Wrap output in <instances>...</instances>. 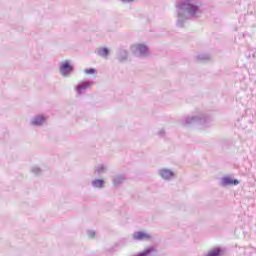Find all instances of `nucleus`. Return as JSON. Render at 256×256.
<instances>
[{"label": "nucleus", "mask_w": 256, "mask_h": 256, "mask_svg": "<svg viewBox=\"0 0 256 256\" xmlns=\"http://www.w3.org/2000/svg\"><path fill=\"white\" fill-rule=\"evenodd\" d=\"M175 7L177 13L176 25L180 28L185 27L189 19H197V17L203 15L197 0H177Z\"/></svg>", "instance_id": "1"}, {"label": "nucleus", "mask_w": 256, "mask_h": 256, "mask_svg": "<svg viewBox=\"0 0 256 256\" xmlns=\"http://www.w3.org/2000/svg\"><path fill=\"white\" fill-rule=\"evenodd\" d=\"M211 123H213V118L205 114L188 116L181 119V125L184 127L197 124L200 125V129H207V127H211Z\"/></svg>", "instance_id": "2"}, {"label": "nucleus", "mask_w": 256, "mask_h": 256, "mask_svg": "<svg viewBox=\"0 0 256 256\" xmlns=\"http://www.w3.org/2000/svg\"><path fill=\"white\" fill-rule=\"evenodd\" d=\"M132 51L136 57H147L149 48L144 44H136L132 47Z\"/></svg>", "instance_id": "3"}, {"label": "nucleus", "mask_w": 256, "mask_h": 256, "mask_svg": "<svg viewBox=\"0 0 256 256\" xmlns=\"http://www.w3.org/2000/svg\"><path fill=\"white\" fill-rule=\"evenodd\" d=\"M59 72L62 77H70L71 73H73V66L71 65V62H69V60L62 62L60 64Z\"/></svg>", "instance_id": "4"}, {"label": "nucleus", "mask_w": 256, "mask_h": 256, "mask_svg": "<svg viewBox=\"0 0 256 256\" xmlns=\"http://www.w3.org/2000/svg\"><path fill=\"white\" fill-rule=\"evenodd\" d=\"M158 175L163 181H171V179L175 178V172L168 168H161L158 170Z\"/></svg>", "instance_id": "5"}, {"label": "nucleus", "mask_w": 256, "mask_h": 256, "mask_svg": "<svg viewBox=\"0 0 256 256\" xmlns=\"http://www.w3.org/2000/svg\"><path fill=\"white\" fill-rule=\"evenodd\" d=\"M91 85H93V83L89 81H82L78 83L77 86L75 87V91L77 95H83V93H85V91H87V89H89Z\"/></svg>", "instance_id": "6"}, {"label": "nucleus", "mask_w": 256, "mask_h": 256, "mask_svg": "<svg viewBox=\"0 0 256 256\" xmlns=\"http://www.w3.org/2000/svg\"><path fill=\"white\" fill-rule=\"evenodd\" d=\"M46 121L47 118H45V116L37 115L31 118L30 125H32V127H41V125H45Z\"/></svg>", "instance_id": "7"}, {"label": "nucleus", "mask_w": 256, "mask_h": 256, "mask_svg": "<svg viewBox=\"0 0 256 256\" xmlns=\"http://www.w3.org/2000/svg\"><path fill=\"white\" fill-rule=\"evenodd\" d=\"M128 57H129V51H127V49L121 47L117 50L116 59L120 63H125V61H127Z\"/></svg>", "instance_id": "8"}, {"label": "nucleus", "mask_w": 256, "mask_h": 256, "mask_svg": "<svg viewBox=\"0 0 256 256\" xmlns=\"http://www.w3.org/2000/svg\"><path fill=\"white\" fill-rule=\"evenodd\" d=\"M132 238L134 239V241H149V239H151V236L147 232L137 231L133 233Z\"/></svg>", "instance_id": "9"}, {"label": "nucleus", "mask_w": 256, "mask_h": 256, "mask_svg": "<svg viewBox=\"0 0 256 256\" xmlns=\"http://www.w3.org/2000/svg\"><path fill=\"white\" fill-rule=\"evenodd\" d=\"M221 185L222 187H231L233 185H239V180L233 179V177L231 176H226L221 179Z\"/></svg>", "instance_id": "10"}, {"label": "nucleus", "mask_w": 256, "mask_h": 256, "mask_svg": "<svg viewBox=\"0 0 256 256\" xmlns=\"http://www.w3.org/2000/svg\"><path fill=\"white\" fill-rule=\"evenodd\" d=\"M157 253V248L155 246H150L146 248L144 251L136 254L135 256H153Z\"/></svg>", "instance_id": "11"}, {"label": "nucleus", "mask_w": 256, "mask_h": 256, "mask_svg": "<svg viewBox=\"0 0 256 256\" xmlns=\"http://www.w3.org/2000/svg\"><path fill=\"white\" fill-rule=\"evenodd\" d=\"M126 179H127V178L125 177V175H123V174H118V175H116V176H114V177L112 178V183H113L114 187H119V185L125 183V180H126Z\"/></svg>", "instance_id": "12"}, {"label": "nucleus", "mask_w": 256, "mask_h": 256, "mask_svg": "<svg viewBox=\"0 0 256 256\" xmlns=\"http://www.w3.org/2000/svg\"><path fill=\"white\" fill-rule=\"evenodd\" d=\"M93 189H103L105 187V180L103 179H94L91 182Z\"/></svg>", "instance_id": "13"}, {"label": "nucleus", "mask_w": 256, "mask_h": 256, "mask_svg": "<svg viewBox=\"0 0 256 256\" xmlns=\"http://www.w3.org/2000/svg\"><path fill=\"white\" fill-rule=\"evenodd\" d=\"M107 165L105 164H100L98 166H96L95 168V173L96 175H105V173H107Z\"/></svg>", "instance_id": "14"}, {"label": "nucleus", "mask_w": 256, "mask_h": 256, "mask_svg": "<svg viewBox=\"0 0 256 256\" xmlns=\"http://www.w3.org/2000/svg\"><path fill=\"white\" fill-rule=\"evenodd\" d=\"M96 53L99 57H103L104 59H106V57H109V48L107 47L98 48L96 50Z\"/></svg>", "instance_id": "15"}, {"label": "nucleus", "mask_w": 256, "mask_h": 256, "mask_svg": "<svg viewBox=\"0 0 256 256\" xmlns=\"http://www.w3.org/2000/svg\"><path fill=\"white\" fill-rule=\"evenodd\" d=\"M223 250L221 248H214L206 256H221Z\"/></svg>", "instance_id": "16"}, {"label": "nucleus", "mask_w": 256, "mask_h": 256, "mask_svg": "<svg viewBox=\"0 0 256 256\" xmlns=\"http://www.w3.org/2000/svg\"><path fill=\"white\" fill-rule=\"evenodd\" d=\"M197 59L199 61H209L210 56L209 54L201 53V54H198Z\"/></svg>", "instance_id": "17"}, {"label": "nucleus", "mask_w": 256, "mask_h": 256, "mask_svg": "<svg viewBox=\"0 0 256 256\" xmlns=\"http://www.w3.org/2000/svg\"><path fill=\"white\" fill-rule=\"evenodd\" d=\"M31 172L34 174V175H41V168H39L38 166H33L31 168Z\"/></svg>", "instance_id": "18"}, {"label": "nucleus", "mask_w": 256, "mask_h": 256, "mask_svg": "<svg viewBox=\"0 0 256 256\" xmlns=\"http://www.w3.org/2000/svg\"><path fill=\"white\" fill-rule=\"evenodd\" d=\"M95 71V68H88L84 71V73H86V75H94Z\"/></svg>", "instance_id": "19"}, {"label": "nucleus", "mask_w": 256, "mask_h": 256, "mask_svg": "<svg viewBox=\"0 0 256 256\" xmlns=\"http://www.w3.org/2000/svg\"><path fill=\"white\" fill-rule=\"evenodd\" d=\"M87 235H88V237H90L91 239H93V238L95 237L96 233H95V231H93V230H88V231H87Z\"/></svg>", "instance_id": "20"}, {"label": "nucleus", "mask_w": 256, "mask_h": 256, "mask_svg": "<svg viewBox=\"0 0 256 256\" xmlns=\"http://www.w3.org/2000/svg\"><path fill=\"white\" fill-rule=\"evenodd\" d=\"M158 135L160 137H164L165 136V129H161L159 132H158Z\"/></svg>", "instance_id": "21"}, {"label": "nucleus", "mask_w": 256, "mask_h": 256, "mask_svg": "<svg viewBox=\"0 0 256 256\" xmlns=\"http://www.w3.org/2000/svg\"><path fill=\"white\" fill-rule=\"evenodd\" d=\"M121 3L127 4V3H133L135 0H120Z\"/></svg>", "instance_id": "22"}]
</instances>
